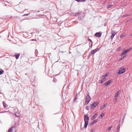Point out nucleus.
Wrapping results in <instances>:
<instances>
[{
  "instance_id": "nucleus-1",
  "label": "nucleus",
  "mask_w": 132,
  "mask_h": 132,
  "mask_svg": "<svg viewBox=\"0 0 132 132\" xmlns=\"http://www.w3.org/2000/svg\"><path fill=\"white\" fill-rule=\"evenodd\" d=\"M85 14L82 12H78L75 13L74 15L75 16H77L78 17V20L79 21L82 20L85 16Z\"/></svg>"
},
{
  "instance_id": "nucleus-2",
  "label": "nucleus",
  "mask_w": 132,
  "mask_h": 132,
  "mask_svg": "<svg viewBox=\"0 0 132 132\" xmlns=\"http://www.w3.org/2000/svg\"><path fill=\"white\" fill-rule=\"evenodd\" d=\"M89 120V117L86 114L84 116V128H86L87 127V126L88 124V121Z\"/></svg>"
},
{
  "instance_id": "nucleus-3",
  "label": "nucleus",
  "mask_w": 132,
  "mask_h": 132,
  "mask_svg": "<svg viewBox=\"0 0 132 132\" xmlns=\"http://www.w3.org/2000/svg\"><path fill=\"white\" fill-rule=\"evenodd\" d=\"M91 98L88 94H87V96L85 97V104L87 105L90 101Z\"/></svg>"
},
{
  "instance_id": "nucleus-4",
  "label": "nucleus",
  "mask_w": 132,
  "mask_h": 132,
  "mask_svg": "<svg viewBox=\"0 0 132 132\" xmlns=\"http://www.w3.org/2000/svg\"><path fill=\"white\" fill-rule=\"evenodd\" d=\"M125 69L124 68H121L119 70L117 73L119 74H121L125 72Z\"/></svg>"
},
{
  "instance_id": "nucleus-5",
  "label": "nucleus",
  "mask_w": 132,
  "mask_h": 132,
  "mask_svg": "<svg viewBox=\"0 0 132 132\" xmlns=\"http://www.w3.org/2000/svg\"><path fill=\"white\" fill-rule=\"evenodd\" d=\"M99 104L98 102H94L91 105V108H93L97 106Z\"/></svg>"
},
{
  "instance_id": "nucleus-6",
  "label": "nucleus",
  "mask_w": 132,
  "mask_h": 132,
  "mask_svg": "<svg viewBox=\"0 0 132 132\" xmlns=\"http://www.w3.org/2000/svg\"><path fill=\"white\" fill-rule=\"evenodd\" d=\"M100 50V48H97L96 49L92 50L90 52L91 53V54H92L94 55V54L96 52Z\"/></svg>"
},
{
  "instance_id": "nucleus-7",
  "label": "nucleus",
  "mask_w": 132,
  "mask_h": 132,
  "mask_svg": "<svg viewBox=\"0 0 132 132\" xmlns=\"http://www.w3.org/2000/svg\"><path fill=\"white\" fill-rule=\"evenodd\" d=\"M111 39L112 40L114 36L116 35V32L112 30L111 32Z\"/></svg>"
},
{
  "instance_id": "nucleus-8",
  "label": "nucleus",
  "mask_w": 132,
  "mask_h": 132,
  "mask_svg": "<svg viewBox=\"0 0 132 132\" xmlns=\"http://www.w3.org/2000/svg\"><path fill=\"white\" fill-rule=\"evenodd\" d=\"M20 55V53H15V54L13 55V56L14 57H15L16 59H18L19 58Z\"/></svg>"
},
{
  "instance_id": "nucleus-9",
  "label": "nucleus",
  "mask_w": 132,
  "mask_h": 132,
  "mask_svg": "<svg viewBox=\"0 0 132 132\" xmlns=\"http://www.w3.org/2000/svg\"><path fill=\"white\" fill-rule=\"evenodd\" d=\"M102 34L100 32H97L94 35L95 36L97 37H100L101 36Z\"/></svg>"
},
{
  "instance_id": "nucleus-10",
  "label": "nucleus",
  "mask_w": 132,
  "mask_h": 132,
  "mask_svg": "<svg viewBox=\"0 0 132 132\" xmlns=\"http://www.w3.org/2000/svg\"><path fill=\"white\" fill-rule=\"evenodd\" d=\"M112 81V80H110L104 83V85L105 86H108L110 84Z\"/></svg>"
},
{
  "instance_id": "nucleus-11",
  "label": "nucleus",
  "mask_w": 132,
  "mask_h": 132,
  "mask_svg": "<svg viewBox=\"0 0 132 132\" xmlns=\"http://www.w3.org/2000/svg\"><path fill=\"white\" fill-rule=\"evenodd\" d=\"M98 121V119L95 120L93 122H92L90 123L89 124V125L90 126H92L93 124L96 123Z\"/></svg>"
},
{
  "instance_id": "nucleus-12",
  "label": "nucleus",
  "mask_w": 132,
  "mask_h": 132,
  "mask_svg": "<svg viewBox=\"0 0 132 132\" xmlns=\"http://www.w3.org/2000/svg\"><path fill=\"white\" fill-rule=\"evenodd\" d=\"M121 92V90H118L114 96L115 97H118L119 94Z\"/></svg>"
},
{
  "instance_id": "nucleus-13",
  "label": "nucleus",
  "mask_w": 132,
  "mask_h": 132,
  "mask_svg": "<svg viewBox=\"0 0 132 132\" xmlns=\"http://www.w3.org/2000/svg\"><path fill=\"white\" fill-rule=\"evenodd\" d=\"M2 103L3 106V107L4 108H6L8 106V105L5 102V101H3L2 102Z\"/></svg>"
},
{
  "instance_id": "nucleus-14",
  "label": "nucleus",
  "mask_w": 132,
  "mask_h": 132,
  "mask_svg": "<svg viewBox=\"0 0 132 132\" xmlns=\"http://www.w3.org/2000/svg\"><path fill=\"white\" fill-rule=\"evenodd\" d=\"M120 124H119L118 125L117 127V130L116 131V132H119L120 131Z\"/></svg>"
},
{
  "instance_id": "nucleus-15",
  "label": "nucleus",
  "mask_w": 132,
  "mask_h": 132,
  "mask_svg": "<svg viewBox=\"0 0 132 132\" xmlns=\"http://www.w3.org/2000/svg\"><path fill=\"white\" fill-rule=\"evenodd\" d=\"M104 114L103 113H102L100 115V116L98 117V118L100 119H101L102 118L103 116H104Z\"/></svg>"
},
{
  "instance_id": "nucleus-16",
  "label": "nucleus",
  "mask_w": 132,
  "mask_h": 132,
  "mask_svg": "<svg viewBox=\"0 0 132 132\" xmlns=\"http://www.w3.org/2000/svg\"><path fill=\"white\" fill-rule=\"evenodd\" d=\"M97 113H96L91 118V120H94L96 117H97Z\"/></svg>"
},
{
  "instance_id": "nucleus-17",
  "label": "nucleus",
  "mask_w": 132,
  "mask_h": 132,
  "mask_svg": "<svg viewBox=\"0 0 132 132\" xmlns=\"http://www.w3.org/2000/svg\"><path fill=\"white\" fill-rule=\"evenodd\" d=\"M108 105L107 104H105L103 105L102 106H101L100 108V109L101 110H102L103 109H104L106 105Z\"/></svg>"
},
{
  "instance_id": "nucleus-18",
  "label": "nucleus",
  "mask_w": 132,
  "mask_h": 132,
  "mask_svg": "<svg viewBox=\"0 0 132 132\" xmlns=\"http://www.w3.org/2000/svg\"><path fill=\"white\" fill-rule=\"evenodd\" d=\"M87 40L90 42L91 43L90 47H91V48H92L93 46V42H92V40L88 38L87 39Z\"/></svg>"
},
{
  "instance_id": "nucleus-19",
  "label": "nucleus",
  "mask_w": 132,
  "mask_h": 132,
  "mask_svg": "<svg viewBox=\"0 0 132 132\" xmlns=\"http://www.w3.org/2000/svg\"><path fill=\"white\" fill-rule=\"evenodd\" d=\"M105 80H106L105 78H103L100 81L99 83H100L102 84L103 83V82L105 81Z\"/></svg>"
},
{
  "instance_id": "nucleus-20",
  "label": "nucleus",
  "mask_w": 132,
  "mask_h": 132,
  "mask_svg": "<svg viewBox=\"0 0 132 132\" xmlns=\"http://www.w3.org/2000/svg\"><path fill=\"white\" fill-rule=\"evenodd\" d=\"M127 56V55H123V56H122L119 59V61H120L121 60H122L124 58L126 57Z\"/></svg>"
},
{
  "instance_id": "nucleus-21",
  "label": "nucleus",
  "mask_w": 132,
  "mask_h": 132,
  "mask_svg": "<svg viewBox=\"0 0 132 132\" xmlns=\"http://www.w3.org/2000/svg\"><path fill=\"white\" fill-rule=\"evenodd\" d=\"M4 72V71L3 70H2L1 68L0 69V75H2Z\"/></svg>"
},
{
  "instance_id": "nucleus-22",
  "label": "nucleus",
  "mask_w": 132,
  "mask_h": 132,
  "mask_svg": "<svg viewBox=\"0 0 132 132\" xmlns=\"http://www.w3.org/2000/svg\"><path fill=\"white\" fill-rule=\"evenodd\" d=\"M109 73L107 72L102 77H105L108 76L109 75Z\"/></svg>"
},
{
  "instance_id": "nucleus-23",
  "label": "nucleus",
  "mask_w": 132,
  "mask_h": 132,
  "mask_svg": "<svg viewBox=\"0 0 132 132\" xmlns=\"http://www.w3.org/2000/svg\"><path fill=\"white\" fill-rule=\"evenodd\" d=\"M127 53L125 51L124 52H123L120 54V56H122L126 54Z\"/></svg>"
},
{
  "instance_id": "nucleus-24",
  "label": "nucleus",
  "mask_w": 132,
  "mask_h": 132,
  "mask_svg": "<svg viewBox=\"0 0 132 132\" xmlns=\"http://www.w3.org/2000/svg\"><path fill=\"white\" fill-rule=\"evenodd\" d=\"M35 56H37L38 54V50L37 49H36L35 51Z\"/></svg>"
},
{
  "instance_id": "nucleus-25",
  "label": "nucleus",
  "mask_w": 132,
  "mask_h": 132,
  "mask_svg": "<svg viewBox=\"0 0 132 132\" xmlns=\"http://www.w3.org/2000/svg\"><path fill=\"white\" fill-rule=\"evenodd\" d=\"M15 127V126H13V127L11 128L9 130V132H12L13 131V129Z\"/></svg>"
},
{
  "instance_id": "nucleus-26",
  "label": "nucleus",
  "mask_w": 132,
  "mask_h": 132,
  "mask_svg": "<svg viewBox=\"0 0 132 132\" xmlns=\"http://www.w3.org/2000/svg\"><path fill=\"white\" fill-rule=\"evenodd\" d=\"M132 49V48H130L129 49H127L125 51L126 52V53H127L129 52L131 49Z\"/></svg>"
},
{
  "instance_id": "nucleus-27",
  "label": "nucleus",
  "mask_w": 132,
  "mask_h": 132,
  "mask_svg": "<svg viewBox=\"0 0 132 132\" xmlns=\"http://www.w3.org/2000/svg\"><path fill=\"white\" fill-rule=\"evenodd\" d=\"M32 57H28V61H26V62L28 63H30V61H31V60H30V61H29V60H30V59H31V58H32Z\"/></svg>"
},
{
  "instance_id": "nucleus-28",
  "label": "nucleus",
  "mask_w": 132,
  "mask_h": 132,
  "mask_svg": "<svg viewBox=\"0 0 132 132\" xmlns=\"http://www.w3.org/2000/svg\"><path fill=\"white\" fill-rule=\"evenodd\" d=\"M86 0H76V1L78 2H84L86 1Z\"/></svg>"
},
{
  "instance_id": "nucleus-29",
  "label": "nucleus",
  "mask_w": 132,
  "mask_h": 132,
  "mask_svg": "<svg viewBox=\"0 0 132 132\" xmlns=\"http://www.w3.org/2000/svg\"><path fill=\"white\" fill-rule=\"evenodd\" d=\"M126 115V113H125L124 114V115L123 116V118L122 119V123H123V121H124V120L125 119V116Z\"/></svg>"
},
{
  "instance_id": "nucleus-30",
  "label": "nucleus",
  "mask_w": 132,
  "mask_h": 132,
  "mask_svg": "<svg viewBox=\"0 0 132 132\" xmlns=\"http://www.w3.org/2000/svg\"><path fill=\"white\" fill-rule=\"evenodd\" d=\"M112 6V4H109L107 6V8H110Z\"/></svg>"
},
{
  "instance_id": "nucleus-31",
  "label": "nucleus",
  "mask_w": 132,
  "mask_h": 132,
  "mask_svg": "<svg viewBox=\"0 0 132 132\" xmlns=\"http://www.w3.org/2000/svg\"><path fill=\"white\" fill-rule=\"evenodd\" d=\"M62 63L63 64L62 65L64 67H66L67 64H66L65 62H63Z\"/></svg>"
},
{
  "instance_id": "nucleus-32",
  "label": "nucleus",
  "mask_w": 132,
  "mask_h": 132,
  "mask_svg": "<svg viewBox=\"0 0 132 132\" xmlns=\"http://www.w3.org/2000/svg\"><path fill=\"white\" fill-rule=\"evenodd\" d=\"M28 33L25 31V38L26 37H28Z\"/></svg>"
},
{
  "instance_id": "nucleus-33",
  "label": "nucleus",
  "mask_w": 132,
  "mask_h": 132,
  "mask_svg": "<svg viewBox=\"0 0 132 132\" xmlns=\"http://www.w3.org/2000/svg\"><path fill=\"white\" fill-rule=\"evenodd\" d=\"M28 15H29V16L30 15V13H28L25 14V16H28Z\"/></svg>"
},
{
  "instance_id": "nucleus-34",
  "label": "nucleus",
  "mask_w": 132,
  "mask_h": 132,
  "mask_svg": "<svg viewBox=\"0 0 132 132\" xmlns=\"http://www.w3.org/2000/svg\"><path fill=\"white\" fill-rule=\"evenodd\" d=\"M8 112V111H2V112H1L0 113H6V112Z\"/></svg>"
},
{
  "instance_id": "nucleus-35",
  "label": "nucleus",
  "mask_w": 132,
  "mask_h": 132,
  "mask_svg": "<svg viewBox=\"0 0 132 132\" xmlns=\"http://www.w3.org/2000/svg\"><path fill=\"white\" fill-rule=\"evenodd\" d=\"M112 127L111 126H110L108 128V131H109L112 128Z\"/></svg>"
},
{
  "instance_id": "nucleus-36",
  "label": "nucleus",
  "mask_w": 132,
  "mask_h": 132,
  "mask_svg": "<svg viewBox=\"0 0 132 132\" xmlns=\"http://www.w3.org/2000/svg\"><path fill=\"white\" fill-rule=\"evenodd\" d=\"M121 47H120L117 49V51H120L121 50Z\"/></svg>"
},
{
  "instance_id": "nucleus-37",
  "label": "nucleus",
  "mask_w": 132,
  "mask_h": 132,
  "mask_svg": "<svg viewBox=\"0 0 132 132\" xmlns=\"http://www.w3.org/2000/svg\"><path fill=\"white\" fill-rule=\"evenodd\" d=\"M124 36V35H123V34H122V35H120V37L121 38H122Z\"/></svg>"
},
{
  "instance_id": "nucleus-38",
  "label": "nucleus",
  "mask_w": 132,
  "mask_h": 132,
  "mask_svg": "<svg viewBox=\"0 0 132 132\" xmlns=\"http://www.w3.org/2000/svg\"><path fill=\"white\" fill-rule=\"evenodd\" d=\"M91 54V53L90 52L89 53L88 56V57H90L92 55V54Z\"/></svg>"
},
{
  "instance_id": "nucleus-39",
  "label": "nucleus",
  "mask_w": 132,
  "mask_h": 132,
  "mask_svg": "<svg viewBox=\"0 0 132 132\" xmlns=\"http://www.w3.org/2000/svg\"><path fill=\"white\" fill-rule=\"evenodd\" d=\"M86 109L88 111L89 110V108L88 106H86Z\"/></svg>"
},
{
  "instance_id": "nucleus-40",
  "label": "nucleus",
  "mask_w": 132,
  "mask_h": 132,
  "mask_svg": "<svg viewBox=\"0 0 132 132\" xmlns=\"http://www.w3.org/2000/svg\"><path fill=\"white\" fill-rule=\"evenodd\" d=\"M56 78H54L53 80V81L54 82H56Z\"/></svg>"
},
{
  "instance_id": "nucleus-41",
  "label": "nucleus",
  "mask_w": 132,
  "mask_h": 132,
  "mask_svg": "<svg viewBox=\"0 0 132 132\" xmlns=\"http://www.w3.org/2000/svg\"><path fill=\"white\" fill-rule=\"evenodd\" d=\"M130 15L129 14H126L125 16H126V17H128L129 16H130Z\"/></svg>"
},
{
  "instance_id": "nucleus-42",
  "label": "nucleus",
  "mask_w": 132,
  "mask_h": 132,
  "mask_svg": "<svg viewBox=\"0 0 132 132\" xmlns=\"http://www.w3.org/2000/svg\"><path fill=\"white\" fill-rule=\"evenodd\" d=\"M27 76L28 77V78L27 79V80H26V81L27 80V79H30V78L29 77V76H28L27 75Z\"/></svg>"
},
{
  "instance_id": "nucleus-43",
  "label": "nucleus",
  "mask_w": 132,
  "mask_h": 132,
  "mask_svg": "<svg viewBox=\"0 0 132 132\" xmlns=\"http://www.w3.org/2000/svg\"><path fill=\"white\" fill-rule=\"evenodd\" d=\"M43 12V11L41 10H40V11H38V12Z\"/></svg>"
},
{
  "instance_id": "nucleus-44",
  "label": "nucleus",
  "mask_w": 132,
  "mask_h": 132,
  "mask_svg": "<svg viewBox=\"0 0 132 132\" xmlns=\"http://www.w3.org/2000/svg\"><path fill=\"white\" fill-rule=\"evenodd\" d=\"M93 129H92L90 130V132H93Z\"/></svg>"
},
{
  "instance_id": "nucleus-45",
  "label": "nucleus",
  "mask_w": 132,
  "mask_h": 132,
  "mask_svg": "<svg viewBox=\"0 0 132 132\" xmlns=\"http://www.w3.org/2000/svg\"><path fill=\"white\" fill-rule=\"evenodd\" d=\"M29 81H30V83H28V84H31V80H29Z\"/></svg>"
},
{
  "instance_id": "nucleus-46",
  "label": "nucleus",
  "mask_w": 132,
  "mask_h": 132,
  "mask_svg": "<svg viewBox=\"0 0 132 132\" xmlns=\"http://www.w3.org/2000/svg\"><path fill=\"white\" fill-rule=\"evenodd\" d=\"M77 95H76V97H75V98L76 99H77Z\"/></svg>"
},
{
  "instance_id": "nucleus-47",
  "label": "nucleus",
  "mask_w": 132,
  "mask_h": 132,
  "mask_svg": "<svg viewBox=\"0 0 132 132\" xmlns=\"http://www.w3.org/2000/svg\"><path fill=\"white\" fill-rule=\"evenodd\" d=\"M114 99L116 101V102L117 101V98H114Z\"/></svg>"
},
{
  "instance_id": "nucleus-48",
  "label": "nucleus",
  "mask_w": 132,
  "mask_h": 132,
  "mask_svg": "<svg viewBox=\"0 0 132 132\" xmlns=\"http://www.w3.org/2000/svg\"><path fill=\"white\" fill-rule=\"evenodd\" d=\"M25 20H28H28H29V19H27V18H26V17H25Z\"/></svg>"
},
{
  "instance_id": "nucleus-49",
  "label": "nucleus",
  "mask_w": 132,
  "mask_h": 132,
  "mask_svg": "<svg viewBox=\"0 0 132 132\" xmlns=\"http://www.w3.org/2000/svg\"><path fill=\"white\" fill-rule=\"evenodd\" d=\"M76 100V99L75 98V99L73 100V101H75V100Z\"/></svg>"
},
{
  "instance_id": "nucleus-50",
  "label": "nucleus",
  "mask_w": 132,
  "mask_h": 132,
  "mask_svg": "<svg viewBox=\"0 0 132 132\" xmlns=\"http://www.w3.org/2000/svg\"><path fill=\"white\" fill-rule=\"evenodd\" d=\"M25 16V14H24L23 15H22L23 16Z\"/></svg>"
},
{
  "instance_id": "nucleus-51",
  "label": "nucleus",
  "mask_w": 132,
  "mask_h": 132,
  "mask_svg": "<svg viewBox=\"0 0 132 132\" xmlns=\"http://www.w3.org/2000/svg\"><path fill=\"white\" fill-rule=\"evenodd\" d=\"M44 15V14H43V15H40V16H43Z\"/></svg>"
},
{
  "instance_id": "nucleus-52",
  "label": "nucleus",
  "mask_w": 132,
  "mask_h": 132,
  "mask_svg": "<svg viewBox=\"0 0 132 132\" xmlns=\"http://www.w3.org/2000/svg\"><path fill=\"white\" fill-rule=\"evenodd\" d=\"M105 2H104L103 3H104V4L105 3Z\"/></svg>"
},
{
  "instance_id": "nucleus-53",
  "label": "nucleus",
  "mask_w": 132,
  "mask_h": 132,
  "mask_svg": "<svg viewBox=\"0 0 132 132\" xmlns=\"http://www.w3.org/2000/svg\"><path fill=\"white\" fill-rule=\"evenodd\" d=\"M35 40V39H32L31 40Z\"/></svg>"
},
{
  "instance_id": "nucleus-54",
  "label": "nucleus",
  "mask_w": 132,
  "mask_h": 132,
  "mask_svg": "<svg viewBox=\"0 0 132 132\" xmlns=\"http://www.w3.org/2000/svg\"><path fill=\"white\" fill-rule=\"evenodd\" d=\"M25 77H26V75H27V74L26 73H25Z\"/></svg>"
},
{
  "instance_id": "nucleus-55",
  "label": "nucleus",
  "mask_w": 132,
  "mask_h": 132,
  "mask_svg": "<svg viewBox=\"0 0 132 132\" xmlns=\"http://www.w3.org/2000/svg\"><path fill=\"white\" fill-rule=\"evenodd\" d=\"M130 36H132V34H131V35Z\"/></svg>"
},
{
  "instance_id": "nucleus-56",
  "label": "nucleus",
  "mask_w": 132,
  "mask_h": 132,
  "mask_svg": "<svg viewBox=\"0 0 132 132\" xmlns=\"http://www.w3.org/2000/svg\"><path fill=\"white\" fill-rule=\"evenodd\" d=\"M61 52H62V53H63V52H64L61 51Z\"/></svg>"
},
{
  "instance_id": "nucleus-57",
  "label": "nucleus",
  "mask_w": 132,
  "mask_h": 132,
  "mask_svg": "<svg viewBox=\"0 0 132 132\" xmlns=\"http://www.w3.org/2000/svg\"><path fill=\"white\" fill-rule=\"evenodd\" d=\"M5 6H6V5H6V4H5Z\"/></svg>"
},
{
  "instance_id": "nucleus-58",
  "label": "nucleus",
  "mask_w": 132,
  "mask_h": 132,
  "mask_svg": "<svg viewBox=\"0 0 132 132\" xmlns=\"http://www.w3.org/2000/svg\"><path fill=\"white\" fill-rule=\"evenodd\" d=\"M31 81L32 82V83H34V82L33 81Z\"/></svg>"
},
{
  "instance_id": "nucleus-59",
  "label": "nucleus",
  "mask_w": 132,
  "mask_h": 132,
  "mask_svg": "<svg viewBox=\"0 0 132 132\" xmlns=\"http://www.w3.org/2000/svg\"><path fill=\"white\" fill-rule=\"evenodd\" d=\"M25 11V10H24V11Z\"/></svg>"
},
{
  "instance_id": "nucleus-60",
  "label": "nucleus",
  "mask_w": 132,
  "mask_h": 132,
  "mask_svg": "<svg viewBox=\"0 0 132 132\" xmlns=\"http://www.w3.org/2000/svg\"><path fill=\"white\" fill-rule=\"evenodd\" d=\"M71 53L70 52H69V53Z\"/></svg>"
},
{
  "instance_id": "nucleus-61",
  "label": "nucleus",
  "mask_w": 132,
  "mask_h": 132,
  "mask_svg": "<svg viewBox=\"0 0 132 132\" xmlns=\"http://www.w3.org/2000/svg\"><path fill=\"white\" fill-rule=\"evenodd\" d=\"M93 132H95V131H94Z\"/></svg>"
},
{
  "instance_id": "nucleus-62",
  "label": "nucleus",
  "mask_w": 132,
  "mask_h": 132,
  "mask_svg": "<svg viewBox=\"0 0 132 132\" xmlns=\"http://www.w3.org/2000/svg\"><path fill=\"white\" fill-rule=\"evenodd\" d=\"M0 37H1V36H0Z\"/></svg>"
}]
</instances>
